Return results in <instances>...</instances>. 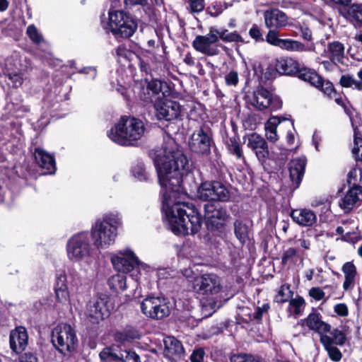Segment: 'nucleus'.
<instances>
[{
    "instance_id": "nucleus-7",
    "label": "nucleus",
    "mask_w": 362,
    "mask_h": 362,
    "mask_svg": "<svg viewBox=\"0 0 362 362\" xmlns=\"http://www.w3.org/2000/svg\"><path fill=\"white\" fill-rule=\"evenodd\" d=\"M67 256L72 262H79L88 257L90 253L88 235L86 233L72 236L66 245Z\"/></svg>"
},
{
    "instance_id": "nucleus-31",
    "label": "nucleus",
    "mask_w": 362,
    "mask_h": 362,
    "mask_svg": "<svg viewBox=\"0 0 362 362\" xmlns=\"http://www.w3.org/2000/svg\"><path fill=\"white\" fill-rule=\"evenodd\" d=\"M320 342L323 344L325 349L328 353L329 357L333 361L338 362L341 359L342 354L341 351L332 343L331 337L327 335L320 337Z\"/></svg>"
},
{
    "instance_id": "nucleus-44",
    "label": "nucleus",
    "mask_w": 362,
    "mask_h": 362,
    "mask_svg": "<svg viewBox=\"0 0 362 362\" xmlns=\"http://www.w3.org/2000/svg\"><path fill=\"white\" fill-rule=\"evenodd\" d=\"M352 153L357 160H362V137L358 136L354 131V140Z\"/></svg>"
},
{
    "instance_id": "nucleus-38",
    "label": "nucleus",
    "mask_w": 362,
    "mask_h": 362,
    "mask_svg": "<svg viewBox=\"0 0 362 362\" xmlns=\"http://www.w3.org/2000/svg\"><path fill=\"white\" fill-rule=\"evenodd\" d=\"M215 33L217 34L218 39L227 42H243L241 36L236 32L228 33L227 30H218L215 29Z\"/></svg>"
},
{
    "instance_id": "nucleus-26",
    "label": "nucleus",
    "mask_w": 362,
    "mask_h": 362,
    "mask_svg": "<svg viewBox=\"0 0 362 362\" xmlns=\"http://www.w3.org/2000/svg\"><path fill=\"white\" fill-rule=\"evenodd\" d=\"M344 49L342 43L334 41L327 45L322 54V57H327L337 63H341L344 57Z\"/></svg>"
},
{
    "instance_id": "nucleus-58",
    "label": "nucleus",
    "mask_w": 362,
    "mask_h": 362,
    "mask_svg": "<svg viewBox=\"0 0 362 362\" xmlns=\"http://www.w3.org/2000/svg\"><path fill=\"white\" fill-rule=\"evenodd\" d=\"M334 312L341 317H346L349 315L348 307L345 303H338L334 307Z\"/></svg>"
},
{
    "instance_id": "nucleus-30",
    "label": "nucleus",
    "mask_w": 362,
    "mask_h": 362,
    "mask_svg": "<svg viewBox=\"0 0 362 362\" xmlns=\"http://www.w3.org/2000/svg\"><path fill=\"white\" fill-rule=\"evenodd\" d=\"M281 121L277 117L269 118L264 124L265 136L267 139L272 143H275L279 140L277 134V127L280 124Z\"/></svg>"
},
{
    "instance_id": "nucleus-32",
    "label": "nucleus",
    "mask_w": 362,
    "mask_h": 362,
    "mask_svg": "<svg viewBox=\"0 0 362 362\" xmlns=\"http://www.w3.org/2000/svg\"><path fill=\"white\" fill-rule=\"evenodd\" d=\"M108 284L116 292L124 291L127 286L126 276L123 274L113 275L109 279Z\"/></svg>"
},
{
    "instance_id": "nucleus-28",
    "label": "nucleus",
    "mask_w": 362,
    "mask_h": 362,
    "mask_svg": "<svg viewBox=\"0 0 362 362\" xmlns=\"http://www.w3.org/2000/svg\"><path fill=\"white\" fill-rule=\"evenodd\" d=\"M344 274L343 288L345 291L353 289L355 284V279L357 274L356 267L352 262H346L341 268Z\"/></svg>"
},
{
    "instance_id": "nucleus-3",
    "label": "nucleus",
    "mask_w": 362,
    "mask_h": 362,
    "mask_svg": "<svg viewBox=\"0 0 362 362\" xmlns=\"http://www.w3.org/2000/svg\"><path fill=\"white\" fill-rule=\"evenodd\" d=\"M122 224L121 216L118 214L105 215L92 228L91 235L94 245L98 249H105L114 243L117 235V227Z\"/></svg>"
},
{
    "instance_id": "nucleus-11",
    "label": "nucleus",
    "mask_w": 362,
    "mask_h": 362,
    "mask_svg": "<svg viewBox=\"0 0 362 362\" xmlns=\"http://www.w3.org/2000/svg\"><path fill=\"white\" fill-rule=\"evenodd\" d=\"M111 262L117 270L123 273L131 272L136 267H143V264L129 248L121 250L113 255Z\"/></svg>"
},
{
    "instance_id": "nucleus-6",
    "label": "nucleus",
    "mask_w": 362,
    "mask_h": 362,
    "mask_svg": "<svg viewBox=\"0 0 362 362\" xmlns=\"http://www.w3.org/2000/svg\"><path fill=\"white\" fill-rule=\"evenodd\" d=\"M193 288L200 295L214 298L223 291L224 286L222 279L218 275L211 273L195 277Z\"/></svg>"
},
{
    "instance_id": "nucleus-53",
    "label": "nucleus",
    "mask_w": 362,
    "mask_h": 362,
    "mask_svg": "<svg viewBox=\"0 0 362 362\" xmlns=\"http://www.w3.org/2000/svg\"><path fill=\"white\" fill-rule=\"evenodd\" d=\"M322 55L320 57H317L316 58V62L319 63L320 64H322L324 67V69L327 71H333L337 64V62H333L331 59H322Z\"/></svg>"
},
{
    "instance_id": "nucleus-24",
    "label": "nucleus",
    "mask_w": 362,
    "mask_h": 362,
    "mask_svg": "<svg viewBox=\"0 0 362 362\" xmlns=\"http://www.w3.org/2000/svg\"><path fill=\"white\" fill-rule=\"evenodd\" d=\"M35 159L39 166L45 169L46 174H52L56 170V165L54 157L40 148L35 149Z\"/></svg>"
},
{
    "instance_id": "nucleus-47",
    "label": "nucleus",
    "mask_w": 362,
    "mask_h": 362,
    "mask_svg": "<svg viewBox=\"0 0 362 362\" xmlns=\"http://www.w3.org/2000/svg\"><path fill=\"white\" fill-rule=\"evenodd\" d=\"M228 145L230 153L235 155L238 158L244 159L242 148L235 138H230Z\"/></svg>"
},
{
    "instance_id": "nucleus-60",
    "label": "nucleus",
    "mask_w": 362,
    "mask_h": 362,
    "mask_svg": "<svg viewBox=\"0 0 362 362\" xmlns=\"http://www.w3.org/2000/svg\"><path fill=\"white\" fill-rule=\"evenodd\" d=\"M204 354V351L202 349L194 350L190 356L191 362H203Z\"/></svg>"
},
{
    "instance_id": "nucleus-2",
    "label": "nucleus",
    "mask_w": 362,
    "mask_h": 362,
    "mask_svg": "<svg viewBox=\"0 0 362 362\" xmlns=\"http://www.w3.org/2000/svg\"><path fill=\"white\" fill-rule=\"evenodd\" d=\"M144 123L134 117H123L107 132L108 137L115 143L122 146L133 145L144 134Z\"/></svg>"
},
{
    "instance_id": "nucleus-46",
    "label": "nucleus",
    "mask_w": 362,
    "mask_h": 362,
    "mask_svg": "<svg viewBox=\"0 0 362 362\" xmlns=\"http://www.w3.org/2000/svg\"><path fill=\"white\" fill-rule=\"evenodd\" d=\"M119 362H140L139 356L134 351L119 352Z\"/></svg>"
},
{
    "instance_id": "nucleus-14",
    "label": "nucleus",
    "mask_w": 362,
    "mask_h": 362,
    "mask_svg": "<svg viewBox=\"0 0 362 362\" xmlns=\"http://www.w3.org/2000/svg\"><path fill=\"white\" fill-rule=\"evenodd\" d=\"M153 106L159 119L173 120L177 119L181 112V107L178 103L165 98L155 101Z\"/></svg>"
},
{
    "instance_id": "nucleus-56",
    "label": "nucleus",
    "mask_w": 362,
    "mask_h": 362,
    "mask_svg": "<svg viewBox=\"0 0 362 362\" xmlns=\"http://www.w3.org/2000/svg\"><path fill=\"white\" fill-rule=\"evenodd\" d=\"M8 79L9 84L11 83L13 87H18L23 83L22 76L17 73L10 74L8 75Z\"/></svg>"
},
{
    "instance_id": "nucleus-20",
    "label": "nucleus",
    "mask_w": 362,
    "mask_h": 362,
    "mask_svg": "<svg viewBox=\"0 0 362 362\" xmlns=\"http://www.w3.org/2000/svg\"><path fill=\"white\" fill-rule=\"evenodd\" d=\"M302 325L307 326L309 329L313 330L322 335L329 332L331 326L321 320V315L317 313H312L308 316L301 320Z\"/></svg>"
},
{
    "instance_id": "nucleus-61",
    "label": "nucleus",
    "mask_w": 362,
    "mask_h": 362,
    "mask_svg": "<svg viewBox=\"0 0 362 362\" xmlns=\"http://www.w3.org/2000/svg\"><path fill=\"white\" fill-rule=\"evenodd\" d=\"M67 287L66 276L64 272H61L57 275L56 284L54 288Z\"/></svg>"
},
{
    "instance_id": "nucleus-15",
    "label": "nucleus",
    "mask_w": 362,
    "mask_h": 362,
    "mask_svg": "<svg viewBox=\"0 0 362 362\" xmlns=\"http://www.w3.org/2000/svg\"><path fill=\"white\" fill-rule=\"evenodd\" d=\"M264 23L269 29H281L291 24L285 13L278 8H271L264 12Z\"/></svg>"
},
{
    "instance_id": "nucleus-22",
    "label": "nucleus",
    "mask_w": 362,
    "mask_h": 362,
    "mask_svg": "<svg viewBox=\"0 0 362 362\" xmlns=\"http://www.w3.org/2000/svg\"><path fill=\"white\" fill-rule=\"evenodd\" d=\"M291 217L293 221L301 226H311L317 221V216L314 211L308 209H297L292 210Z\"/></svg>"
},
{
    "instance_id": "nucleus-55",
    "label": "nucleus",
    "mask_w": 362,
    "mask_h": 362,
    "mask_svg": "<svg viewBox=\"0 0 362 362\" xmlns=\"http://www.w3.org/2000/svg\"><path fill=\"white\" fill-rule=\"evenodd\" d=\"M238 81V74L235 71H230L225 76V81L227 86H235Z\"/></svg>"
},
{
    "instance_id": "nucleus-1",
    "label": "nucleus",
    "mask_w": 362,
    "mask_h": 362,
    "mask_svg": "<svg viewBox=\"0 0 362 362\" xmlns=\"http://www.w3.org/2000/svg\"><path fill=\"white\" fill-rule=\"evenodd\" d=\"M152 158L163 190V209L170 230L176 235L196 233L201 227L199 214L192 205L172 201L177 194L183 193L182 179L190 170L188 158L171 137H167L160 147L154 151Z\"/></svg>"
},
{
    "instance_id": "nucleus-12",
    "label": "nucleus",
    "mask_w": 362,
    "mask_h": 362,
    "mask_svg": "<svg viewBox=\"0 0 362 362\" xmlns=\"http://www.w3.org/2000/svg\"><path fill=\"white\" fill-rule=\"evenodd\" d=\"M112 308L107 296H99L88 303L86 314L90 320L98 322L108 317Z\"/></svg>"
},
{
    "instance_id": "nucleus-51",
    "label": "nucleus",
    "mask_w": 362,
    "mask_h": 362,
    "mask_svg": "<svg viewBox=\"0 0 362 362\" xmlns=\"http://www.w3.org/2000/svg\"><path fill=\"white\" fill-rule=\"evenodd\" d=\"M331 334L332 336L331 339L333 344L342 345L345 343L346 336L341 330L335 329L331 332Z\"/></svg>"
},
{
    "instance_id": "nucleus-48",
    "label": "nucleus",
    "mask_w": 362,
    "mask_h": 362,
    "mask_svg": "<svg viewBox=\"0 0 362 362\" xmlns=\"http://www.w3.org/2000/svg\"><path fill=\"white\" fill-rule=\"evenodd\" d=\"M318 88L329 98L337 96V92L332 83L329 81H324L322 78H321Z\"/></svg>"
},
{
    "instance_id": "nucleus-33",
    "label": "nucleus",
    "mask_w": 362,
    "mask_h": 362,
    "mask_svg": "<svg viewBox=\"0 0 362 362\" xmlns=\"http://www.w3.org/2000/svg\"><path fill=\"white\" fill-rule=\"evenodd\" d=\"M214 200L228 202L230 198V189L219 182H214Z\"/></svg>"
},
{
    "instance_id": "nucleus-41",
    "label": "nucleus",
    "mask_w": 362,
    "mask_h": 362,
    "mask_svg": "<svg viewBox=\"0 0 362 362\" xmlns=\"http://www.w3.org/2000/svg\"><path fill=\"white\" fill-rule=\"evenodd\" d=\"M235 233L240 243H245L249 239L248 228L241 222L235 223Z\"/></svg>"
},
{
    "instance_id": "nucleus-50",
    "label": "nucleus",
    "mask_w": 362,
    "mask_h": 362,
    "mask_svg": "<svg viewBox=\"0 0 362 362\" xmlns=\"http://www.w3.org/2000/svg\"><path fill=\"white\" fill-rule=\"evenodd\" d=\"M191 13H199L204 8V0H185Z\"/></svg>"
},
{
    "instance_id": "nucleus-29",
    "label": "nucleus",
    "mask_w": 362,
    "mask_h": 362,
    "mask_svg": "<svg viewBox=\"0 0 362 362\" xmlns=\"http://www.w3.org/2000/svg\"><path fill=\"white\" fill-rule=\"evenodd\" d=\"M147 95L144 100L146 102L155 103V101H158L164 97V93H162V83L158 80H153L148 83L147 85Z\"/></svg>"
},
{
    "instance_id": "nucleus-57",
    "label": "nucleus",
    "mask_w": 362,
    "mask_h": 362,
    "mask_svg": "<svg viewBox=\"0 0 362 362\" xmlns=\"http://www.w3.org/2000/svg\"><path fill=\"white\" fill-rule=\"evenodd\" d=\"M269 308L270 307L267 303L262 305L261 307H257L253 315L254 319L257 320H261L262 315L268 312Z\"/></svg>"
},
{
    "instance_id": "nucleus-59",
    "label": "nucleus",
    "mask_w": 362,
    "mask_h": 362,
    "mask_svg": "<svg viewBox=\"0 0 362 362\" xmlns=\"http://www.w3.org/2000/svg\"><path fill=\"white\" fill-rule=\"evenodd\" d=\"M310 296L316 300H320L325 298V292L318 287L312 288L309 291Z\"/></svg>"
},
{
    "instance_id": "nucleus-45",
    "label": "nucleus",
    "mask_w": 362,
    "mask_h": 362,
    "mask_svg": "<svg viewBox=\"0 0 362 362\" xmlns=\"http://www.w3.org/2000/svg\"><path fill=\"white\" fill-rule=\"evenodd\" d=\"M26 33L30 40L35 44H40L44 41L42 35L38 32L37 28L34 25H30L28 27Z\"/></svg>"
},
{
    "instance_id": "nucleus-8",
    "label": "nucleus",
    "mask_w": 362,
    "mask_h": 362,
    "mask_svg": "<svg viewBox=\"0 0 362 362\" xmlns=\"http://www.w3.org/2000/svg\"><path fill=\"white\" fill-rule=\"evenodd\" d=\"M142 313L148 317L160 320L169 315L170 311L166 298L147 297L141 303Z\"/></svg>"
},
{
    "instance_id": "nucleus-42",
    "label": "nucleus",
    "mask_w": 362,
    "mask_h": 362,
    "mask_svg": "<svg viewBox=\"0 0 362 362\" xmlns=\"http://www.w3.org/2000/svg\"><path fill=\"white\" fill-rule=\"evenodd\" d=\"M305 305V300L302 297H297L293 298L289 301L288 310L290 313L296 315H300L302 312V308Z\"/></svg>"
},
{
    "instance_id": "nucleus-62",
    "label": "nucleus",
    "mask_w": 362,
    "mask_h": 362,
    "mask_svg": "<svg viewBox=\"0 0 362 362\" xmlns=\"http://www.w3.org/2000/svg\"><path fill=\"white\" fill-rule=\"evenodd\" d=\"M300 30L301 36L304 40L311 41L313 40L312 32L310 28L306 26L300 25Z\"/></svg>"
},
{
    "instance_id": "nucleus-39",
    "label": "nucleus",
    "mask_w": 362,
    "mask_h": 362,
    "mask_svg": "<svg viewBox=\"0 0 362 362\" xmlns=\"http://www.w3.org/2000/svg\"><path fill=\"white\" fill-rule=\"evenodd\" d=\"M298 259L297 251L293 247L285 250L282 255L281 262L284 266L292 267Z\"/></svg>"
},
{
    "instance_id": "nucleus-17",
    "label": "nucleus",
    "mask_w": 362,
    "mask_h": 362,
    "mask_svg": "<svg viewBox=\"0 0 362 362\" xmlns=\"http://www.w3.org/2000/svg\"><path fill=\"white\" fill-rule=\"evenodd\" d=\"M190 149L198 153H205L209 151L211 139L203 129L194 132L189 142Z\"/></svg>"
},
{
    "instance_id": "nucleus-9",
    "label": "nucleus",
    "mask_w": 362,
    "mask_h": 362,
    "mask_svg": "<svg viewBox=\"0 0 362 362\" xmlns=\"http://www.w3.org/2000/svg\"><path fill=\"white\" fill-rule=\"evenodd\" d=\"M266 41L271 45L279 47L288 52H303L315 49L313 44L306 47L303 43L293 39H281L279 37L278 32L275 29H270L267 35Z\"/></svg>"
},
{
    "instance_id": "nucleus-25",
    "label": "nucleus",
    "mask_w": 362,
    "mask_h": 362,
    "mask_svg": "<svg viewBox=\"0 0 362 362\" xmlns=\"http://www.w3.org/2000/svg\"><path fill=\"white\" fill-rule=\"evenodd\" d=\"M204 209L206 218L213 225H221L227 216L226 210L219 206L207 204H205Z\"/></svg>"
},
{
    "instance_id": "nucleus-19",
    "label": "nucleus",
    "mask_w": 362,
    "mask_h": 362,
    "mask_svg": "<svg viewBox=\"0 0 362 362\" xmlns=\"http://www.w3.org/2000/svg\"><path fill=\"white\" fill-rule=\"evenodd\" d=\"M164 356L169 360L176 361L185 355V349L182 343L173 337H168L164 339Z\"/></svg>"
},
{
    "instance_id": "nucleus-37",
    "label": "nucleus",
    "mask_w": 362,
    "mask_h": 362,
    "mask_svg": "<svg viewBox=\"0 0 362 362\" xmlns=\"http://www.w3.org/2000/svg\"><path fill=\"white\" fill-rule=\"evenodd\" d=\"M349 20L354 23H362V4H352L347 11Z\"/></svg>"
},
{
    "instance_id": "nucleus-5",
    "label": "nucleus",
    "mask_w": 362,
    "mask_h": 362,
    "mask_svg": "<svg viewBox=\"0 0 362 362\" xmlns=\"http://www.w3.org/2000/svg\"><path fill=\"white\" fill-rule=\"evenodd\" d=\"M52 341L59 352L69 355L75 350L78 339L75 331L70 325L61 324L53 329Z\"/></svg>"
},
{
    "instance_id": "nucleus-52",
    "label": "nucleus",
    "mask_w": 362,
    "mask_h": 362,
    "mask_svg": "<svg viewBox=\"0 0 362 362\" xmlns=\"http://www.w3.org/2000/svg\"><path fill=\"white\" fill-rule=\"evenodd\" d=\"M133 174L139 180L143 181L148 178V174L144 165L140 164L133 168Z\"/></svg>"
},
{
    "instance_id": "nucleus-10",
    "label": "nucleus",
    "mask_w": 362,
    "mask_h": 362,
    "mask_svg": "<svg viewBox=\"0 0 362 362\" xmlns=\"http://www.w3.org/2000/svg\"><path fill=\"white\" fill-rule=\"evenodd\" d=\"M249 103L258 110L270 107L276 110L281 107V101L277 96H273L267 89L260 88L248 97Z\"/></svg>"
},
{
    "instance_id": "nucleus-54",
    "label": "nucleus",
    "mask_w": 362,
    "mask_h": 362,
    "mask_svg": "<svg viewBox=\"0 0 362 362\" xmlns=\"http://www.w3.org/2000/svg\"><path fill=\"white\" fill-rule=\"evenodd\" d=\"M223 6L219 2H215L207 8V11L209 14L213 17H216L219 16L223 12Z\"/></svg>"
},
{
    "instance_id": "nucleus-43",
    "label": "nucleus",
    "mask_w": 362,
    "mask_h": 362,
    "mask_svg": "<svg viewBox=\"0 0 362 362\" xmlns=\"http://www.w3.org/2000/svg\"><path fill=\"white\" fill-rule=\"evenodd\" d=\"M292 296V292L290 289V286L284 284L279 288L277 295L275 297V300L278 303H284L289 300Z\"/></svg>"
},
{
    "instance_id": "nucleus-13",
    "label": "nucleus",
    "mask_w": 362,
    "mask_h": 362,
    "mask_svg": "<svg viewBox=\"0 0 362 362\" xmlns=\"http://www.w3.org/2000/svg\"><path fill=\"white\" fill-rule=\"evenodd\" d=\"M218 37L215 33V28H210L209 33L206 35H197L192 42V46L197 52L208 56L218 54L219 49L216 45Z\"/></svg>"
},
{
    "instance_id": "nucleus-4",
    "label": "nucleus",
    "mask_w": 362,
    "mask_h": 362,
    "mask_svg": "<svg viewBox=\"0 0 362 362\" xmlns=\"http://www.w3.org/2000/svg\"><path fill=\"white\" fill-rule=\"evenodd\" d=\"M108 26L116 37L129 38L136 31L137 24L132 17L123 11H110Z\"/></svg>"
},
{
    "instance_id": "nucleus-21",
    "label": "nucleus",
    "mask_w": 362,
    "mask_h": 362,
    "mask_svg": "<svg viewBox=\"0 0 362 362\" xmlns=\"http://www.w3.org/2000/svg\"><path fill=\"white\" fill-rule=\"evenodd\" d=\"M28 336L23 327H16L10 334V346L16 353H21L25 350L28 344Z\"/></svg>"
},
{
    "instance_id": "nucleus-64",
    "label": "nucleus",
    "mask_w": 362,
    "mask_h": 362,
    "mask_svg": "<svg viewBox=\"0 0 362 362\" xmlns=\"http://www.w3.org/2000/svg\"><path fill=\"white\" fill-rule=\"evenodd\" d=\"M20 362H37V358L32 354H25Z\"/></svg>"
},
{
    "instance_id": "nucleus-40",
    "label": "nucleus",
    "mask_w": 362,
    "mask_h": 362,
    "mask_svg": "<svg viewBox=\"0 0 362 362\" xmlns=\"http://www.w3.org/2000/svg\"><path fill=\"white\" fill-rule=\"evenodd\" d=\"M339 83L343 87L352 88L358 90H362V81L356 80L351 76H342L340 78Z\"/></svg>"
},
{
    "instance_id": "nucleus-35",
    "label": "nucleus",
    "mask_w": 362,
    "mask_h": 362,
    "mask_svg": "<svg viewBox=\"0 0 362 362\" xmlns=\"http://www.w3.org/2000/svg\"><path fill=\"white\" fill-rule=\"evenodd\" d=\"M198 197L204 201L214 200V182H204L199 187Z\"/></svg>"
},
{
    "instance_id": "nucleus-34",
    "label": "nucleus",
    "mask_w": 362,
    "mask_h": 362,
    "mask_svg": "<svg viewBox=\"0 0 362 362\" xmlns=\"http://www.w3.org/2000/svg\"><path fill=\"white\" fill-rule=\"evenodd\" d=\"M298 73H299V77L300 78L309 82L315 87H319L322 78L315 71L307 69H300L299 67Z\"/></svg>"
},
{
    "instance_id": "nucleus-16",
    "label": "nucleus",
    "mask_w": 362,
    "mask_h": 362,
    "mask_svg": "<svg viewBox=\"0 0 362 362\" xmlns=\"http://www.w3.org/2000/svg\"><path fill=\"white\" fill-rule=\"evenodd\" d=\"M247 146L255 152L257 159L262 163L265 162L269 156L266 140L257 133H252L247 136Z\"/></svg>"
},
{
    "instance_id": "nucleus-27",
    "label": "nucleus",
    "mask_w": 362,
    "mask_h": 362,
    "mask_svg": "<svg viewBox=\"0 0 362 362\" xmlns=\"http://www.w3.org/2000/svg\"><path fill=\"white\" fill-rule=\"evenodd\" d=\"M299 63L291 57H282L278 59L275 64L276 70L281 74L292 75L299 71Z\"/></svg>"
},
{
    "instance_id": "nucleus-23",
    "label": "nucleus",
    "mask_w": 362,
    "mask_h": 362,
    "mask_svg": "<svg viewBox=\"0 0 362 362\" xmlns=\"http://www.w3.org/2000/svg\"><path fill=\"white\" fill-rule=\"evenodd\" d=\"M307 160L300 156L291 160L289 163V173L291 181L298 187L304 175Z\"/></svg>"
},
{
    "instance_id": "nucleus-63",
    "label": "nucleus",
    "mask_w": 362,
    "mask_h": 362,
    "mask_svg": "<svg viewBox=\"0 0 362 362\" xmlns=\"http://www.w3.org/2000/svg\"><path fill=\"white\" fill-rule=\"evenodd\" d=\"M249 34L251 37L256 40L262 39V33L259 28L256 25H254L250 28Z\"/></svg>"
},
{
    "instance_id": "nucleus-36",
    "label": "nucleus",
    "mask_w": 362,
    "mask_h": 362,
    "mask_svg": "<svg viewBox=\"0 0 362 362\" xmlns=\"http://www.w3.org/2000/svg\"><path fill=\"white\" fill-rule=\"evenodd\" d=\"M117 346L105 347L100 353V358L104 362H119V353H117Z\"/></svg>"
},
{
    "instance_id": "nucleus-49",
    "label": "nucleus",
    "mask_w": 362,
    "mask_h": 362,
    "mask_svg": "<svg viewBox=\"0 0 362 362\" xmlns=\"http://www.w3.org/2000/svg\"><path fill=\"white\" fill-rule=\"evenodd\" d=\"M56 298L58 302L66 303L69 300L68 287L54 288Z\"/></svg>"
},
{
    "instance_id": "nucleus-18",
    "label": "nucleus",
    "mask_w": 362,
    "mask_h": 362,
    "mask_svg": "<svg viewBox=\"0 0 362 362\" xmlns=\"http://www.w3.org/2000/svg\"><path fill=\"white\" fill-rule=\"evenodd\" d=\"M362 202V187H354L349 189L341 199L339 205L345 212H350L358 203Z\"/></svg>"
}]
</instances>
